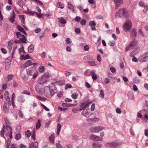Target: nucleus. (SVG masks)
I'll list each match as a JSON object with an SVG mask.
<instances>
[{
	"instance_id": "nucleus-55",
	"label": "nucleus",
	"mask_w": 148,
	"mask_h": 148,
	"mask_svg": "<svg viewBox=\"0 0 148 148\" xmlns=\"http://www.w3.org/2000/svg\"><path fill=\"white\" fill-rule=\"evenodd\" d=\"M84 84L85 86L88 88H89L91 87L90 85L87 82H85Z\"/></svg>"
},
{
	"instance_id": "nucleus-33",
	"label": "nucleus",
	"mask_w": 148,
	"mask_h": 148,
	"mask_svg": "<svg viewBox=\"0 0 148 148\" xmlns=\"http://www.w3.org/2000/svg\"><path fill=\"white\" fill-rule=\"evenodd\" d=\"M17 4L21 7H23L25 5L24 2L22 0L18 1L17 2Z\"/></svg>"
},
{
	"instance_id": "nucleus-59",
	"label": "nucleus",
	"mask_w": 148,
	"mask_h": 148,
	"mask_svg": "<svg viewBox=\"0 0 148 148\" xmlns=\"http://www.w3.org/2000/svg\"><path fill=\"white\" fill-rule=\"evenodd\" d=\"M133 90L135 91H137L138 90V88L137 86L135 85H134L133 86Z\"/></svg>"
},
{
	"instance_id": "nucleus-9",
	"label": "nucleus",
	"mask_w": 148,
	"mask_h": 148,
	"mask_svg": "<svg viewBox=\"0 0 148 148\" xmlns=\"http://www.w3.org/2000/svg\"><path fill=\"white\" fill-rule=\"evenodd\" d=\"M104 128L101 126L95 127L91 128V130L94 132H98L103 129Z\"/></svg>"
},
{
	"instance_id": "nucleus-61",
	"label": "nucleus",
	"mask_w": 148,
	"mask_h": 148,
	"mask_svg": "<svg viewBox=\"0 0 148 148\" xmlns=\"http://www.w3.org/2000/svg\"><path fill=\"white\" fill-rule=\"evenodd\" d=\"M56 146L57 148H62V146L59 143H56Z\"/></svg>"
},
{
	"instance_id": "nucleus-7",
	"label": "nucleus",
	"mask_w": 148,
	"mask_h": 148,
	"mask_svg": "<svg viewBox=\"0 0 148 148\" xmlns=\"http://www.w3.org/2000/svg\"><path fill=\"white\" fill-rule=\"evenodd\" d=\"M90 139L91 140L94 141H102L103 140V138L100 137L98 136H97L95 135H91L90 136Z\"/></svg>"
},
{
	"instance_id": "nucleus-2",
	"label": "nucleus",
	"mask_w": 148,
	"mask_h": 148,
	"mask_svg": "<svg viewBox=\"0 0 148 148\" xmlns=\"http://www.w3.org/2000/svg\"><path fill=\"white\" fill-rule=\"evenodd\" d=\"M138 42L136 40L134 39L131 41L130 44L127 45L125 48L126 51L130 50L132 49L137 50L138 51L139 50V47L138 45Z\"/></svg>"
},
{
	"instance_id": "nucleus-30",
	"label": "nucleus",
	"mask_w": 148,
	"mask_h": 148,
	"mask_svg": "<svg viewBox=\"0 0 148 148\" xmlns=\"http://www.w3.org/2000/svg\"><path fill=\"white\" fill-rule=\"evenodd\" d=\"M18 51L19 53L21 54H24L25 53L24 51V48L23 46L20 48Z\"/></svg>"
},
{
	"instance_id": "nucleus-13",
	"label": "nucleus",
	"mask_w": 148,
	"mask_h": 148,
	"mask_svg": "<svg viewBox=\"0 0 148 148\" xmlns=\"http://www.w3.org/2000/svg\"><path fill=\"white\" fill-rule=\"evenodd\" d=\"M9 93L7 90L5 91L4 97L5 100L8 101H10V99L9 96Z\"/></svg>"
},
{
	"instance_id": "nucleus-63",
	"label": "nucleus",
	"mask_w": 148,
	"mask_h": 148,
	"mask_svg": "<svg viewBox=\"0 0 148 148\" xmlns=\"http://www.w3.org/2000/svg\"><path fill=\"white\" fill-rule=\"evenodd\" d=\"M75 32L77 34H79L80 32V30L79 28H76L75 29Z\"/></svg>"
},
{
	"instance_id": "nucleus-49",
	"label": "nucleus",
	"mask_w": 148,
	"mask_h": 148,
	"mask_svg": "<svg viewBox=\"0 0 148 148\" xmlns=\"http://www.w3.org/2000/svg\"><path fill=\"white\" fill-rule=\"evenodd\" d=\"M89 49V47L88 45H85L84 47V49L85 51H88Z\"/></svg>"
},
{
	"instance_id": "nucleus-60",
	"label": "nucleus",
	"mask_w": 148,
	"mask_h": 148,
	"mask_svg": "<svg viewBox=\"0 0 148 148\" xmlns=\"http://www.w3.org/2000/svg\"><path fill=\"white\" fill-rule=\"evenodd\" d=\"M97 60L98 61H99V62H100L101 61V57L100 55L99 54H98L97 55Z\"/></svg>"
},
{
	"instance_id": "nucleus-5",
	"label": "nucleus",
	"mask_w": 148,
	"mask_h": 148,
	"mask_svg": "<svg viewBox=\"0 0 148 148\" xmlns=\"http://www.w3.org/2000/svg\"><path fill=\"white\" fill-rule=\"evenodd\" d=\"M132 26V23L131 22L127 20L125 22L123 25V29L126 31H129L131 28Z\"/></svg>"
},
{
	"instance_id": "nucleus-47",
	"label": "nucleus",
	"mask_w": 148,
	"mask_h": 148,
	"mask_svg": "<svg viewBox=\"0 0 148 148\" xmlns=\"http://www.w3.org/2000/svg\"><path fill=\"white\" fill-rule=\"evenodd\" d=\"M22 93L23 94H27L28 95H30V92L29 91H27L26 90L23 91L22 92Z\"/></svg>"
},
{
	"instance_id": "nucleus-58",
	"label": "nucleus",
	"mask_w": 148,
	"mask_h": 148,
	"mask_svg": "<svg viewBox=\"0 0 148 148\" xmlns=\"http://www.w3.org/2000/svg\"><path fill=\"white\" fill-rule=\"evenodd\" d=\"M1 51L4 54H6L7 53V51L4 48H1Z\"/></svg>"
},
{
	"instance_id": "nucleus-28",
	"label": "nucleus",
	"mask_w": 148,
	"mask_h": 148,
	"mask_svg": "<svg viewBox=\"0 0 148 148\" xmlns=\"http://www.w3.org/2000/svg\"><path fill=\"white\" fill-rule=\"evenodd\" d=\"M3 6V4L0 2V20L2 21L3 19V17L1 13V9Z\"/></svg>"
},
{
	"instance_id": "nucleus-45",
	"label": "nucleus",
	"mask_w": 148,
	"mask_h": 148,
	"mask_svg": "<svg viewBox=\"0 0 148 148\" xmlns=\"http://www.w3.org/2000/svg\"><path fill=\"white\" fill-rule=\"evenodd\" d=\"M88 63L89 65L90 66H94L96 65L95 62L93 61H90Z\"/></svg>"
},
{
	"instance_id": "nucleus-48",
	"label": "nucleus",
	"mask_w": 148,
	"mask_h": 148,
	"mask_svg": "<svg viewBox=\"0 0 148 148\" xmlns=\"http://www.w3.org/2000/svg\"><path fill=\"white\" fill-rule=\"evenodd\" d=\"M91 102H89L87 103H84V107H88L89 105L91 103Z\"/></svg>"
},
{
	"instance_id": "nucleus-57",
	"label": "nucleus",
	"mask_w": 148,
	"mask_h": 148,
	"mask_svg": "<svg viewBox=\"0 0 148 148\" xmlns=\"http://www.w3.org/2000/svg\"><path fill=\"white\" fill-rule=\"evenodd\" d=\"M17 49V47H14L13 49V51H12V57L13 58V55H14V53L15 51V50H16V49Z\"/></svg>"
},
{
	"instance_id": "nucleus-25",
	"label": "nucleus",
	"mask_w": 148,
	"mask_h": 148,
	"mask_svg": "<svg viewBox=\"0 0 148 148\" xmlns=\"http://www.w3.org/2000/svg\"><path fill=\"white\" fill-rule=\"evenodd\" d=\"M61 127V125L60 123L58 124L57 126V132H56L58 135H59Z\"/></svg>"
},
{
	"instance_id": "nucleus-20",
	"label": "nucleus",
	"mask_w": 148,
	"mask_h": 148,
	"mask_svg": "<svg viewBox=\"0 0 148 148\" xmlns=\"http://www.w3.org/2000/svg\"><path fill=\"white\" fill-rule=\"evenodd\" d=\"M55 136L53 134H52L49 136V140L50 143H51L53 145L54 144V139Z\"/></svg>"
},
{
	"instance_id": "nucleus-22",
	"label": "nucleus",
	"mask_w": 148,
	"mask_h": 148,
	"mask_svg": "<svg viewBox=\"0 0 148 148\" xmlns=\"http://www.w3.org/2000/svg\"><path fill=\"white\" fill-rule=\"evenodd\" d=\"M4 121L5 123V127H7V126H8L9 127H11V126L9 125L10 124V122L9 120V119H8L7 118H4Z\"/></svg>"
},
{
	"instance_id": "nucleus-23",
	"label": "nucleus",
	"mask_w": 148,
	"mask_h": 148,
	"mask_svg": "<svg viewBox=\"0 0 148 148\" xmlns=\"http://www.w3.org/2000/svg\"><path fill=\"white\" fill-rule=\"evenodd\" d=\"M26 71L27 74L29 75H32L33 73V71L32 68L27 69Z\"/></svg>"
},
{
	"instance_id": "nucleus-62",
	"label": "nucleus",
	"mask_w": 148,
	"mask_h": 148,
	"mask_svg": "<svg viewBox=\"0 0 148 148\" xmlns=\"http://www.w3.org/2000/svg\"><path fill=\"white\" fill-rule=\"evenodd\" d=\"M57 96L60 98L62 97V93L61 92H58L57 94Z\"/></svg>"
},
{
	"instance_id": "nucleus-12",
	"label": "nucleus",
	"mask_w": 148,
	"mask_h": 148,
	"mask_svg": "<svg viewBox=\"0 0 148 148\" xmlns=\"http://www.w3.org/2000/svg\"><path fill=\"white\" fill-rule=\"evenodd\" d=\"M137 34L136 30L135 28H133L130 33V36L131 38H135Z\"/></svg>"
},
{
	"instance_id": "nucleus-56",
	"label": "nucleus",
	"mask_w": 148,
	"mask_h": 148,
	"mask_svg": "<svg viewBox=\"0 0 148 148\" xmlns=\"http://www.w3.org/2000/svg\"><path fill=\"white\" fill-rule=\"evenodd\" d=\"M110 70L113 73H114L116 71L115 68L113 67H110Z\"/></svg>"
},
{
	"instance_id": "nucleus-15",
	"label": "nucleus",
	"mask_w": 148,
	"mask_h": 148,
	"mask_svg": "<svg viewBox=\"0 0 148 148\" xmlns=\"http://www.w3.org/2000/svg\"><path fill=\"white\" fill-rule=\"evenodd\" d=\"M15 17V14L14 12L13 11L12 16H10L9 20L12 23H13L14 21V19Z\"/></svg>"
},
{
	"instance_id": "nucleus-21",
	"label": "nucleus",
	"mask_w": 148,
	"mask_h": 148,
	"mask_svg": "<svg viewBox=\"0 0 148 148\" xmlns=\"http://www.w3.org/2000/svg\"><path fill=\"white\" fill-rule=\"evenodd\" d=\"M19 38V41L23 43H26V41L27 40L26 37L24 35H23L22 37H20Z\"/></svg>"
},
{
	"instance_id": "nucleus-8",
	"label": "nucleus",
	"mask_w": 148,
	"mask_h": 148,
	"mask_svg": "<svg viewBox=\"0 0 148 148\" xmlns=\"http://www.w3.org/2000/svg\"><path fill=\"white\" fill-rule=\"evenodd\" d=\"M105 146L107 147L115 148L117 146L118 144L114 142L107 143L105 144Z\"/></svg>"
},
{
	"instance_id": "nucleus-27",
	"label": "nucleus",
	"mask_w": 148,
	"mask_h": 148,
	"mask_svg": "<svg viewBox=\"0 0 148 148\" xmlns=\"http://www.w3.org/2000/svg\"><path fill=\"white\" fill-rule=\"evenodd\" d=\"M19 19L21 20V23L24 25L25 24L24 21H25V18H24V15H19Z\"/></svg>"
},
{
	"instance_id": "nucleus-1",
	"label": "nucleus",
	"mask_w": 148,
	"mask_h": 148,
	"mask_svg": "<svg viewBox=\"0 0 148 148\" xmlns=\"http://www.w3.org/2000/svg\"><path fill=\"white\" fill-rule=\"evenodd\" d=\"M12 129L11 127L3 125L1 130L0 132V135L1 137L5 139V137L12 139Z\"/></svg>"
},
{
	"instance_id": "nucleus-31",
	"label": "nucleus",
	"mask_w": 148,
	"mask_h": 148,
	"mask_svg": "<svg viewBox=\"0 0 148 148\" xmlns=\"http://www.w3.org/2000/svg\"><path fill=\"white\" fill-rule=\"evenodd\" d=\"M57 6L58 8L62 9L64 7V5L61 2H58L57 4Z\"/></svg>"
},
{
	"instance_id": "nucleus-40",
	"label": "nucleus",
	"mask_w": 148,
	"mask_h": 148,
	"mask_svg": "<svg viewBox=\"0 0 148 148\" xmlns=\"http://www.w3.org/2000/svg\"><path fill=\"white\" fill-rule=\"evenodd\" d=\"M14 77V75H9L7 76L8 80L7 82H8L10 80H11Z\"/></svg>"
},
{
	"instance_id": "nucleus-4",
	"label": "nucleus",
	"mask_w": 148,
	"mask_h": 148,
	"mask_svg": "<svg viewBox=\"0 0 148 148\" xmlns=\"http://www.w3.org/2000/svg\"><path fill=\"white\" fill-rule=\"evenodd\" d=\"M116 14H119L120 17L123 16V17L125 18L128 16L127 12L125 10V9H120L118 12L116 13Z\"/></svg>"
},
{
	"instance_id": "nucleus-37",
	"label": "nucleus",
	"mask_w": 148,
	"mask_h": 148,
	"mask_svg": "<svg viewBox=\"0 0 148 148\" xmlns=\"http://www.w3.org/2000/svg\"><path fill=\"white\" fill-rule=\"evenodd\" d=\"M25 135L27 138H29L31 135V132L29 130L25 132Z\"/></svg>"
},
{
	"instance_id": "nucleus-53",
	"label": "nucleus",
	"mask_w": 148,
	"mask_h": 148,
	"mask_svg": "<svg viewBox=\"0 0 148 148\" xmlns=\"http://www.w3.org/2000/svg\"><path fill=\"white\" fill-rule=\"evenodd\" d=\"M36 12L34 11H29L28 12H27V14L30 15H33L34 14H36Z\"/></svg>"
},
{
	"instance_id": "nucleus-42",
	"label": "nucleus",
	"mask_w": 148,
	"mask_h": 148,
	"mask_svg": "<svg viewBox=\"0 0 148 148\" xmlns=\"http://www.w3.org/2000/svg\"><path fill=\"white\" fill-rule=\"evenodd\" d=\"M21 135L19 134H17L15 136V138L16 140H18L20 139L21 137Z\"/></svg>"
},
{
	"instance_id": "nucleus-35",
	"label": "nucleus",
	"mask_w": 148,
	"mask_h": 148,
	"mask_svg": "<svg viewBox=\"0 0 148 148\" xmlns=\"http://www.w3.org/2000/svg\"><path fill=\"white\" fill-rule=\"evenodd\" d=\"M38 70L40 72L43 73L45 70V68L43 66H40L39 67Z\"/></svg>"
},
{
	"instance_id": "nucleus-10",
	"label": "nucleus",
	"mask_w": 148,
	"mask_h": 148,
	"mask_svg": "<svg viewBox=\"0 0 148 148\" xmlns=\"http://www.w3.org/2000/svg\"><path fill=\"white\" fill-rule=\"evenodd\" d=\"M11 58H10V57H9L5 60V64L6 69H8L10 67L11 64Z\"/></svg>"
},
{
	"instance_id": "nucleus-39",
	"label": "nucleus",
	"mask_w": 148,
	"mask_h": 148,
	"mask_svg": "<svg viewBox=\"0 0 148 148\" xmlns=\"http://www.w3.org/2000/svg\"><path fill=\"white\" fill-rule=\"evenodd\" d=\"M104 92L103 90H100V94L99 96L101 98H103L104 97Z\"/></svg>"
},
{
	"instance_id": "nucleus-3",
	"label": "nucleus",
	"mask_w": 148,
	"mask_h": 148,
	"mask_svg": "<svg viewBox=\"0 0 148 148\" xmlns=\"http://www.w3.org/2000/svg\"><path fill=\"white\" fill-rule=\"evenodd\" d=\"M37 64L35 63L32 60H28L26 61L24 64H22L21 65V69H24L27 68L29 66L34 65V66L36 65Z\"/></svg>"
},
{
	"instance_id": "nucleus-36",
	"label": "nucleus",
	"mask_w": 148,
	"mask_h": 148,
	"mask_svg": "<svg viewBox=\"0 0 148 148\" xmlns=\"http://www.w3.org/2000/svg\"><path fill=\"white\" fill-rule=\"evenodd\" d=\"M34 50V47L31 45L29 46L28 48V51L29 53H32Z\"/></svg>"
},
{
	"instance_id": "nucleus-51",
	"label": "nucleus",
	"mask_w": 148,
	"mask_h": 148,
	"mask_svg": "<svg viewBox=\"0 0 148 148\" xmlns=\"http://www.w3.org/2000/svg\"><path fill=\"white\" fill-rule=\"evenodd\" d=\"M41 106L43 107V108L44 109L47 111H49V109L47 108L46 106H44L43 104L42 103H41Z\"/></svg>"
},
{
	"instance_id": "nucleus-41",
	"label": "nucleus",
	"mask_w": 148,
	"mask_h": 148,
	"mask_svg": "<svg viewBox=\"0 0 148 148\" xmlns=\"http://www.w3.org/2000/svg\"><path fill=\"white\" fill-rule=\"evenodd\" d=\"M16 35L18 38L22 37L23 35L20 32H17L16 33Z\"/></svg>"
},
{
	"instance_id": "nucleus-29",
	"label": "nucleus",
	"mask_w": 148,
	"mask_h": 148,
	"mask_svg": "<svg viewBox=\"0 0 148 148\" xmlns=\"http://www.w3.org/2000/svg\"><path fill=\"white\" fill-rule=\"evenodd\" d=\"M36 98L40 101H45L46 100V98L44 97H42L40 96L37 95Z\"/></svg>"
},
{
	"instance_id": "nucleus-64",
	"label": "nucleus",
	"mask_w": 148,
	"mask_h": 148,
	"mask_svg": "<svg viewBox=\"0 0 148 148\" xmlns=\"http://www.w3.org/2000/svg\"><path fill=\"white\" fill-rule=\"evenodd\" d=\"M19 147V148H27V147L22 144H21Z\"/></svg>"
},
{
	"instance_id": "nucleus-26",
	"label": "nucleus",
	"mask_w": 148,
	"mask_h": 148,
	"mask_svg": "<svg viewBox=\"0 0 148 148\" xmlns=\"http://www.w3.org/2000/svg\"><path fill=\"white\" fill-rule=\"evenodd\" d=\"M41 121L39 119H38L36 125V128L37 130L39 129L41 126Z\"/></svg>"
},
{
	"instance_id": "nucleus-38",
	"label": "nucleus",
	"mask_w": 148,
	"mask_h": 148,
	"mask_svg": "<svg viewBox=\"0 0 148 148\" xmlns=\"http://www.w3.org/2000/svg\"><path fill=\"white\" fill-rule=\"evenodd\" d=\"M36 136L35 131L34 130L31 135V138L34 140H36Z\"/></svg>"
},
{
	"instance_id": "nucleus-6",
	"label": "nucleus",
	"mask_w": 148,
	"mask_h": 148,
	"mask_svg": "<svg viewBox=\"0 0 148 148\" xmlns=\"http://www.w3.org/2000/svg\"><path fill=\"white\" fill-rule=\"evenodd\" d=\"M148 59V52H146L145 53L142 55L139 58V60L142 62H145Z\"/></svg>"
},
{
	"instance_id": "nucleus-46",
	"label": "nucleus",
	"mask_w": 148,
	"mask_h": 148,
	"mask_svg": "<svg viewBox=\"0 0 148 148\" xmlns=\"http://www.w3.org/2000/svg\"><path fill=\"white\" fill-rule=\"evenodd\" d=\"M78 95L76 93H74L72 95V97L73 99H76Z\"/></svg>"
},
{
	"instance_id": "nucleus-11",
	"label": "nucleus",
	"mask_w": 148,
	"mask_h": 148,
	"mask_svg": "<svg viewBox=\"0 0 148 148\" xmlns=\"http://www.w3.org/2000/svg\"><path fill=\"white\" fill-rule=\"evenodd\" d=\"M47 81L46 79V78L45 76H42L38 80V84H43L46 82Z\"/></svg>"
},
{
	"instance_id": "nucleus-16",
	"label": "nucleus",
	"mask_w": 148,
	"mask_h": 148,
	"mask_svg": "<svg viewBox=\"0 0 148 148\" xmlns=\"http://www.w3.org/2000/svg\"><path fill=\"white\" fill-rule=\"evenodd\" d=\"M91 75H92V78L93 80H95L98 78V76L95 73L94 70H92L90 71Z\"/></svg>"
},
{
	"instance_id": "nucleus-18",
	"label": "nucleus",
	"mask_w": 148,
	"mask_h": 148,
	"mask_svg": "<svg viewBox=\"0 0 148 148\" xmlns=\"http://www.w3.org/2000/svg\"><path fill=\"white\" fill-rule=\"evenodd\" d=\"M102 145V144L98 143H94L92 144V147L93 148H100L101 147Z\"/></svg>"
},
{
	"instance_id": "nucleus-34",
	"label": "nucleus",
	"mask_w": 148,
	"mask_h": 148,
	"mask_svg": "<svg viewBox=\"0 0 148 148\" xmlns=\"http://www.w3.org/2000/svg\"><path fill=\"white\" fill-rule=\"evenodd\" d=\"M8 107L9 105L8 103H5L3 106V109L4 110L5 112L7 111Z\"/></svg>"
},
{
	"instance_id": "nucleus-54",
	"label": "nucleus",
	"mask_w": 148,
	"mask_h": 148,
	"mask_svg": "<svg viewBox=\"0 0 148 148\" xmlns=\"http://www.w3.org/2000/svg\"><path fill=\"white\" fill-rule=\"evenodd\" d=\"M95 103H93L92 104V105L91 106L90 109L92 111H94L95 110Z\"/></svg>"
},
{
	"instance_id": "nucleus-14",
	"label": "nucleus",
	"mask_w": 148,
	"mask_h": 148,
	"mask_svg": "<svg viewBox=\"0 0 148 148\" xmlns=\"http://www.w3.org/2000/svg\"><path fill=\"white\" fill-rule=\"evenodd\" d=\"M38 143L37 141L32 142L29 146L32 148H38Z\"/></svg>"
},
{
	"instance_id": "nucleus-52",
	"label": "nucleus",
	"mask_w": 148,
	"mask_h": 148,
	"mask_svg": "<svg viewBox=\"0 0 148 148\" xmlns=\"http://www.w3.org/2000/svg\"><path fill=\"white\" fill-rule=\"evenodd\" d=\"M139 5H140L142 7H145L146 5H145V3L143 1H141L139 3Z\"/></svg>"
},
{
	"instance_id": "nucleus-50",
	"label": "nucleus",
	"mask_w": 148,
	"mask_h": 148,
	"mask_svg": "<svg viewBox=\"0 0 148 148\" xmlns=\"http://www.w3.org/2000/svg\"><path fill=\"white\" fill-rule=\"evenodd\" d=\"M71 87L72 86L71 84H67L65 86V89H66L68 88H71Z\"/></svg>"
},
{
	"instance_id": "nucleus-17",
	"label": "nucleus",
	"mask_w": 148,
	"mask_h": 148,
	"mask_svg": "<svg viewBox=\"0 0 148 148\" xmlns=\"http://www.w3.org/2000/svg\"><path fill=\"white\" fill-rule=\"evenodd\" d=\"M89 24L90 26L91 29L92 30H96V29L95 27L96 25V23L94 21H90Z\"/></svg>"
},
{
	"instance_id": "nucleus-32",
	"label": "nucleus",
	"mask_w": 148,
	"mask_h": 148,
	"mask_svg": "<svg viewBox=\"0 0 148 148\" xmlns=\"http://www.w3.org/2000/svg\"><path fill=\"white\" fill-rule=\"evenodd\" d=\"M59 21L62 24H64L66 23V21L63 17L59 19Z\"/></svg>"
},
{
	"instance_id": "nucleus-24",
	"label": "nucleus",
	"mask_w": 148,
	"mask_h": 148,
	"mask_svg": "<svg viewBox=\"0 0 148 148\" xmlns=\"http://www.w3.org/2000/svg\"><path fill=\"white\" fill-rule=\"evenodd\" d=\"M114 2L116 6H119L123 3V1L122 0H114Z\"/></svg>"
},
{
	"instance_id": "nucleus-43",
	"label": "nucleus",
	"mask_w": 148,
	"mask_h": 148,
	"mask_svg": "<svg viewBox=\"0 0 148 148\" xmlns=\"http://www.w3.org/2000/svg\"><path fill=\"white\" fill-rule=\"evenodd\" d=\"M36 15L39 18H42V17L44 16V14H41V13H38L36 12Z\"/></svg>"
},
{
	"instance_id": "nucleus-19",
	"label": "nucleus",
	"mask_w": 148,
	"mask_h": 148,
	"mask_svg": "<svg viewBox=\"0 0 148 148\" xmlns=\"http://www.w3.org/2000/svg\"><path fill=\"white\" fill-rule=\"evenodd\" d=\"M17 28L18 29L25 35H27V34L24 29L20 25H17Z\"/></svg>"
},
{
	"instance_id": "nucleus-44",
	"label": "nucleus",
	"mask_w": 148,
	"mask_h": 148,
	"mask_svg": "<svg viewBox=\"0 0 148 148\" xmlns=\"http://www.w3.org/2000/svg\"><path fill=\"white\" fill-rule=\"evenodd\" d=\"M7 88V84L6 83L4 84H3L2 87V90H5Z\"/></svg>"
}]
</instances>
